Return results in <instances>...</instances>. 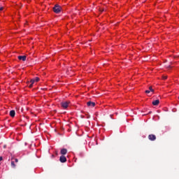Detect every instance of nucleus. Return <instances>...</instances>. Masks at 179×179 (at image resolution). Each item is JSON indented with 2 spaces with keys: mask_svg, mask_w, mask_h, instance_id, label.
<instances>
[{
  "mask_svg": "<svg viewBox=\"0 0 179 179\" xmlns=\"http://www.w3.org/2000/svg\"><path fill=\"white\" fill-rule=\"evenodd\" d=\"M62 8L60 6L56 4L54 8H52V10L55 12V13H60Z\"/></svg>",
  "mask_w": 179,
  "mask_h": 179,
  "instance_id": "nucleus-1",
  "label": "nucleus"
},
{
  "mask_svg": "<svg viewBox=\"0 0 179 179\" xmlns=\"http://www.w3.org/2000/svg\"><path fill=\"white\" fill-rule=\"evenodd\" d=\"M69 104H70V102H69V101H63V102H62V103H61L62 107L64 109L68 108Z\"/></svg>",
  "mask_w": 179,
  "mask_h": 179,
  "instance_id": "nucleus-2",
  "label": "nucleus"
},
{
  "mask_svg": "<svg viewBox=\"0 0 179 179\" xmlns=\"http://www.w3.org/2000/svg\"><path fill=\"white\" fill-rule=\"evenodd\" d=\"M59 162H60L61 163H65V162H66V157L64 156V155L60 156V157H59Z\"/></svg>",
  "mask_w": 179,
  "mask_h": 179,
  "instance_id": "nucleus-3",
  "label": "nucleus"
},
{
  "mask_svg": "<svg viewBox=\"0 0 179 179\" xmlns=\"http://www.w3.org/2000/svg\"><path fill=\"white\" fill-rule=\"evenodd\" d=\"M148 139L149 141H154L156 140V136H155L154 134H150L148 136Z\"/></svg>",
  "mask_w": 179,
  "mask_h": 179,
  "instance_id": "nucleus-4",
  "label": "nucleus"
},
{
  "mask_svg": "<svg viewBox=\"0 0 179 179\" xmlns=\"http://www.w3.org/2000/svg\"><path fill=\"white\" fill-rule=\"evenodd\" d=\"M87 106L89 107H94L96 106L95 102H92V101H87Z\"/></svg>",
  "mask_w": 179,
  "mask_h": 179,
  "instance_id": "nucleus-5",
  "label": "nucleus"
},
{
  "mask_svg": "<svg viewBox=\"0 0 179 179\" xmlns=\"http://www.w3.org/2000/svg\"><path fill=\"white\" fill-rule=\"evenodd\" d=\"M17 59H19L20 61H26L27 60V56H17Z\"/></svg>",
  "mask_w": 179,
  "mask_h": 179,
  "instance_id": "nucleus-6",
  "label": "nucleus"
},
{
  "mask_svg": "<svg viewBox=\"0 0 179 179\" xmlns=\"http://www.w3.org/2000/svg\"><path fill=\"white\" fill-rule=\"evenodd\" d=\"M66 153H68V150H66V148H63L62 149V150H60V154H62V155H65Z\"/></svg>",
  "mask_w": 179,
  "mask_h": 179,
  "instance_id": "nucleus-7",
  "label": "nucleus"
},
{
  "mask_svg": "<svg viewBox=\"0 0 179 179\" xmlns=\"http://www.w3.org/2000/svg\"><path fill=\"white\" fill-rule=\"evenodd\" d=\"M9 115L11 116V117H14L15 116V111L14 110H10Z\"/></svg>",
  "mask_w": 179,
  "mask_h": 179,
  "instance_id": "nucleus-8",
  "label": "nucleus"
},
{
  "mask_svg": "<svg viewBox=\"0 0 179 179\" xmlns=\"http://www.w3.org/2000/svg\"><path fill=\"white\" fill-rule=\"evenodd\" d=\"M35 82H36V81H35L34 79H31V81H29V83H31V84H29V88L33 87L34 84L35 83Z\"/></svg>",
  "mask_w": 179,
  "mask_h": 179,
  "instance_id": "nucleus-9",
  "label": "nucleus"
},
{
  "mask_svg": "<svg viewBox=\"0 0 179 179\" xmlns=\"http://www.w3.org/2000/svg\"><path fill=\"white\" fill-rule=\"evenodd\" d=\"M159 103V99H157L156 101H152V105L153 106H158Z\"/></svg>",
  "mask_w": 179,
  "mask_h": 179,
  "instance_id": "nucleus-10",
  "label": "nucleus"
},
{
  "mask_svg": "<svg viewBox=\"0 0 179 179\" xmlns=\"http://www.w3.org/2000/svg\"><path fill=\"white\" fill-rule=\"evenodd\" d=\"M11 166H12L13 169H15L16 165L15 164L14 161L11 162Z\"/></svg>",
  "mask_w": 179,
  "mask_h": 179,
  "instance_id": "nucleus-11",
  "label": "nucleus"
},
{
  "mask_svg": "<svg viewBox=\"0 0 179 179\" xmlns=\"http://www.w3.org/2000/svg\"><path fill=\"white\" fill-rule=\"evenodd\" d=\"M33 80H35V82H38L39 81V78L38 77L33 78Z\"/></svg>",
  "mask_w": 179,
  "mask_h": 179,
  "instance_id": "nucleus-12",
  "label": "nucleus"
},
{
  "mask_svg": "<svg viewBox=\"0 0 179 179\" xmlns=\"http://www.w3.org/2000/svg\"><path fill=\"white\" fill-rule=\"evenodd\" d=\"M149 91H150L151 92H154V90L153 88H152V87H149Z\"/></svg>",
  "mask_w": 179,
  "mask_h": 179,
  "instance_id": "nucleus-13",
  "label": "nucleus"
},
{
  "mask_svg": "<svg viewBox=\"0 0 179 179\" xmlns=\"http://www.w3.org/2000/svg\"><path fill=\"white\" fill-rule=\"evenodd\" d=\"M163 79H164V80H166V79H167V76H163Z\"/></svg>",
  "mask_w": 179,
  "mask_h": 179,
  "instance_id": "nucleus-14",
  "label": "nucleus"
},
{
  "mask_svg": "<svg viewBox=\"0 0 179 179\" xmlns=\"http://www.w3.org/2000/svg\"><path fill=\"white\" fill-rule=\"evenodd\" d=\"M99 11H101V13H103V12L104 11V9H103V8H101V9L99 10Z\"/></svg>",
  "mask_w": 179,
  "mask_h": 179,
  "instance_id": "nucleus-15",
  "label": "nucleus"
},
{
  "mask_svg": "<svg viewBox=\"0 0 179 179\" xmlns=\"http://www.w3.org/2000/svg\"><path fill=\"white\" fill-rule=\"evenodd\" d=\"M145 93L150 94V90H147V91H145Z\"/></svg>",
  "mask_w": 179,
  "mask_h": 179,
  "instance_id": "nucleus-16",
  "label": "nucleus"
},
{
  "mask_svg": "<svg viewBox=\"0 0 179 179\" xmlns=\"http://www.w3.org/2000/svg\"><path fill=\"white\" fill-rule=\"evenodd\" d=\"M3 10V7H0V11H2Z\"/></svg>",
  "mask_w": 179,
  "mask_h": 179,
  "instance_id": "nucleus-17",
  "label": "nucleus"
},
{
  "mask_svg": "<svg viewBox=\"0 0 179 179\" xmlns=\"http://www.w3.org/2000/svg\"><path fill=\"white\" fill-rule=\"evenodd\" d=\"M15 163H18V159H15Z\"/></svg>",
  "mask_w": 179,
  "mask_h": 179,
  "instance_id": "nucleus-18",
  "label": "nucleus"
},
{
  "mask_svg": "<svg viewBox=\"0 0 179 179\" xmlns=\"http://www.w3.org/2000/svg\"><path fill=\"white\" fill-rule=\"evenodd\" d=\"M3 160V157H0V162Z\"/></svg>",
  "mask_w": 179,
  "mask_h": 179,
  "instance_id": "nucleus-19",
  "label": "nucleus"
},
{
  "mask_svg": "<svg viewBox=\"0 0 179 179\" xmlns=\"http://www.w3.org/2000/svg\"><path fill=\"white\" fill-rule=\"evenodd\" d=\"M178 99H179V96H178Z\"/></svg>",
  "mask_w": 179,
  "mask_h": 179,
  "instance_id": "nucleus-20",
  "label": "nucleus"
}]
</instances>
